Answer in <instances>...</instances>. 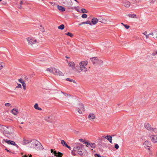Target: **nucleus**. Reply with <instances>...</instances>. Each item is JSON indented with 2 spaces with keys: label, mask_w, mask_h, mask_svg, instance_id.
<instances>
[{
  "label": "nucleus",
  "mask_w": 157,
  "mask_h": 157,
  "mask_svg": "<svg viewBox=\"0 0 157 157\" xmlns=\"http://www.w3.org/2000/svg\"><path fill=\"white\" fill-rule=\"evenodd\" d=\"M88 62L87 61H82L78 64V70L79 72L86 73L88 70L87 65Z\"/></svg>",
  "instance_id": "f257e3e1"
},
{
  "label": "nucleus",
  "mask_w": 157,
  "mask_h": 157,
  "mask_svg": "<svg viewBox=\"0 0 157 157\" xmlns=\"http://www.w3.org/2000/svg\"><path fill=\"white\" fill-rule=\"evenodd\" d=\"M1 128L3 129L4 134L7 137H9V135L12 134L14 132L13 129L12 127H6L2 126Z\"/></svg>",
  "instance_id": "f03ea898"
},
{
  "label": "nucleus",
  "mask_w": 157,
  "mask_h": 157,
  "mask_svg": "<svg viewBox=\"0 0 157 157\" xmlns=\"http://www.w3.org/2000/svg\"><path fill=\"white\" fill-rule=\"evenodd\" d=\"M29 145L30 147L36 149L41 145V144L37 140L34 139L30 141Z\"/></svg>",
  "instance_id": "7ed1b4c3"
},
{
  "label": "nucleus",
  "mask_w": 157,
  "mask_h": 157,
  "mask_svg": "<svg viewBox=\"0 0 157 157\" xmlns=\"http://www.w3.org/2000/svg\"><path fill=\"white\" fill-rule=\"evenodd\" d=\"M26 40L29 45H32L37 43V40L33 37H28Z\"/></svg>",
  "instance_id": "20e7f679"
},
{
  "label": "nucleus",
  "mask_w": 157,
  "mask_h": 157,
  "mask_svg": "<svg viewBox=\"0 0 157 157\" xmlns=\"http://www.w3.org/2000/svg\"><path fill=\"white\" fill-rule=\"evenodd\" d=\"M78 106L77 110L78 112L80 114L82 113L84 111V107L83 104L82 103H79Z\"/></svg>",
  "instance_id": "39448f33"
},
{
  "label": "nucleus",
  "mask_w": 157,
  "mask_h": 157,
  "mask_svg": "<svg viewBox=\"0 0 157 157\" xmlns=\"http://www.w3.org/2000/svg\"><path fill=\"white\" fill-rule=\"evenodd\" d=\"M121 3L122 6L126 8L129 7L131 5V2L127 0H122Z\"/></svg>",
  "instance_id": "423d86ee"
},
{
  "label": "nucleus",
  "mask_w": 157,
  "mask_h": 157,
  "mask_svg": "<svg viewBox=\"0 0 157 157\" xmlns=\"http://www.w3.org/2000/svg\"><path fill=\"white\" fill-rule=\"evenodd\" d=\"M143 145L144 147L147 149H149L151 146V142L148 141H146L144 142Z\"/></svg>",
  "instance_id": "0eeeda50"
},
{
  "label": "nucleus",
  "mask_w": 157,
  "mask_h": 157,
  "mask_svg": "<svg viewBox=\"0 0 157 157\" xmlns=\"http://www.w3.org/2000/svg\"><path fill=\"white\" fill-rule=\"evenodd\" d=\"M151 141L154 143H157V135H151L150 136Z\"/></svg>",
  "instance_id": "6e6552de"
},
{
  "label": "nucleus",
  "mask_w": 157,
  "mask_h": 157,
  "mask_svg": "<svg viewBox=\"0 0 157 157\" xmlns=\"http://www.w3.org/2000/svg\"><path fill=\"white\" fill-rule=\"evenodd\" d=\"M54 74L55 75H58L59 76H63L64 75L63 73L59 69L56 68Z\"/></svg>",
  "instance_id": "1a4fd4ad"
},
{
  "label": "nucleus",
  "mask_w": 157,
  "mask_h": 157,
  "mask_svg": "<svg viewBox=\"0 0 157 157\" xmlns=\"http://www.w3.org/2000/svg\"><path fill=\"white\" fill-rule=\"evenodd\" d=\"M3 141L9 144H11L13 145H15L17 147V145L15 144V143L12 141L10 140H8L7 139H3Z\"/></svg>",
  "instance_id": "9d476101"
},
{
  "label": "nucleus",
  "mask_w": 157,
  "mask_h": 157,
  "mask_svg": "<svg viewBox=\"0 0 157 157\" xmlns=\"http://www.w3.org/2000/svg\"><path fill=\"white\" fill-rule=\"evenodd\" d=\"M95 117V115L93 113H90L88 116L89 120L92 121H94Z\"/></svg>",
  "instance_id": "9b49d317"
},
{
  "label": "nucleus",
  "mask_w": 157,
  "mask_h": 157,
  "mask_svg": "<svg viewBox=\"0 0 157 157\" xmlns=\"http://www.w3.org/2000/svg\"><path fill=\"white\" fill-rule=\"evenodd\" d=\"M144 126L147 130L151 131L152 128L150 124L148 123H145L144 124Z\"/></svg>",
  "instance_id": "f8f14e48"
},
{
  "label": "nucleus",
  "mask_w": 157,
  "mask_h": 157,
  "mask_svg": "<svg viewBox=\"0 0 157 157\" xmlns=\"http://www.w3.org/2000/svg\"><path fill=\"white\" fill-rule=\"evenodd\" d=\"M108 21H109V20L102 18H99V21L103 24H107Z\"/></svg>",
  "instance_id": "ddd939ff"
},
{
  "label": "nucleus",
  "mask_w": 157,
  "mask_h": 157,
  "mask_svg": "<svg viewBox=\"0 0 157 157\" xmlns=\"http://www.w3.org/2000/svg\"><path fill=\"white\" fill-rule=\"evenodd\" d=\"M61 144L63 146L67 147L70 150L71 149V148L68 146V145L67 144V143L64 140H61Z\"/></svg>",
  "instance_id": "4468645a"
},
{
  "label": "nucleus",
  "mask_w": 157,
  "mask_h": 157,
  "mask_svg": "<svg viewBox=\"0 0 157 157\" xmlns=\"http://www.w3.org/2000/svg\"><path fill=\"white\" fill-rule=\"evenodd\" d=\"M99 21V19H98L94 17L92 18L91 21V24L92 25H95Z\"/></svg>",
  "instance_id": "2eb2a0df"
},
{
  "label": "nucleus",
  "mask_w": 157,
  "mask_h": 157,
  "mask_svg": "<svg viewBox=\"0 0 157 157\" xmlns=\"http://www.w3.org/2000/svg\"><path fill=\"white\" fill-rule=\"evenodd\" d=\"M56 68L54 67H50L46 69V71L54 74Z\"/></svg>",
  "instance_id": "dca6fc26"
},
{
  "label": "nucleus",
  "mask_w": 157,
  "mask_h": 157,
  "mask_svg": "<svg viewBox=\"0 0 157 157\" xmlns=\"http://www.w3.org/2000/svg\"><path fill=\"white\" fill-rule=\"evenodd\" d=\"M11 113L13 115H17L18 114V112L17 109L14 108L11 110Z\"/></svg>",
  "instance_id": "f3484780"
},
{
  "label": "nucleus",
  "mask_w": 157,
  "mask_h": 157,
  "mask_svg": "<svg viewBox=\"0 0 157 157\" xmlns=\"http://www.w3.org/2000/svg\"><path fill=\"white\" fill-rule=\"evenodd\" d=\"M151 35L153 36V37L154 38H157V31L155 30L153 32L150 33Z\"/></svg>",
  "instance_id": "a211bd4d"
},
{
  "label": "nucleus",
  "mask_w": 157,
  "mask_h": 157,
  "mask_svg": "<svg viewBox=\"0 0 157 157\" xmlns=\"http://www.w3.org/2000/svg\"><path fill=\"white\" fill-rule=\"evenodd\" d=\"M82 147L80 146H78L77 147H75L73 148V150L75 151L78 152L80 150H82Z\"/></svg>",
  "instance_id": "6ab92c4d"
},
{
  "label": "nucleus",
  "mask_w": 157,
  "mask_h": 157,
  "mask_svg": "<svg viewBox=\"0 0 157 157\" xmlns=\"http://www.w3.org/2000/svg\"><path fill=\"white\" fill-rule=\"evenodd\" d=\"M69 66L71 67L73 70L75 69V64L73 62H70L68 63Z\"/></svg>",
  "instance_id": "aec40b11"
},
{
  "label": "nucleus",
  "mask_w": 157,
  "mask_h": 157,
  "mask_svg": "<svg viewBox=\"0 0 157 157\" xmlns=\"http://www.w3.org/2000/svg\"><path fill=\"white\" fill-rule=\"evenodd\" d=\"M105 138L107 139L111 143H112V137L111 136L107 135L105 137Z\"/></svg>",
  "instance_id": "412c9836"
},
{
  "label": "nucleus",
  "mask_w": 157,
  "mask_h": 157,
  "mask_svg": "<svg viewBox=\"0 0 157 157\" xmlns=\"http://www.w3.org/2000/svg\"><path fill=\"white\" fill-rule=\"evenodd\" d=\"M58 9L61 11H64L65 10V8L63 6L58 5L57 6Z\"/></svg>",
  "instance_id": "4be33fe9"
},
{
  "label": "nucleus",
  "mask_w": 157,
  "mask_h": 157,
  "mask_svg": "<svg viewBox=\"0 0 157 157\" xmlns=\"http://www.w3.org/2000/svg\"><path fill=\"white\" fill-rule=\"evenodd\" d=\"M129 17L132 18H136V15L134 14H129L127 15Z\"/></svg>",
  "instance_id": "5701e85b"
},
{
  "label": "nucleus",
  "mask_w": 157,
  "mask_h": 157,
  "mask_svg": "<svg viewBox=\"0 0 157 157\" xmlns=\"http://www.w3.org/2000/svg\"><path fill=\"white\" fill-rule=\"evenodd\" d=\"M34 107L36 109H37V110H42V109L41 108H40L38 107V104H37V103H36L35 104V105L34 106Z\"/></svg>",
  "instance_id": "b1692460"
},
{
  "label": "nucleus",
  "mask_w": 157,
  "mask_h": 157,
  "mask_svg": "<svg viewBox=\"0 0 157 157\" xmlns=\"http://www.w3.org/2000/svg\"><path fill=\"white\" fill-rule=\"evenodd\" d=\"M18 81L20 83L22 84V86H23V85L26 84L24 80L22 78L19 79H18Z\"/></svg>",
  "instance_id": "393cba45"
},
{
  "label": "nucleus",
  "mask_w": 157,
  "mask_h": 157,
  "mask_svg": "<svg viewBox=\"0 0 157 157\" xmlns=\"http://www.w3.org/2000/svg\"><path fill=\"white\" fill-rule=\"evenodd\" d=\"M18 81L20 83L22 84V86H23V85L26 84L24 80L22 78L19 79H18Z\"/></svg>",
  "instance_id": "a878e982"
},
{
  "label": "nucleus",
  "mask_w": 157,
  "mask_h": 157,
  "mask_svg": "<svg viewBox=\"0 0 157 157\" xmlns=\"http://www.w3.org/2000/svg\"><path fill=\"white\" fill-rule=\"evenodd\" d=\"M103 45L107 48H109L110 46V43L108 42H105Z\"/></svg>",
  "instance_id": "bb28decb"
},
{
  "label": "nucleus",
  "mask_w": 157,
  "mask_h": 157,
  "mask_svg": "<svg viewBox=\"0 0 157 157\" xmlns=\"http://www.w3.org/2000/svg\"><path fill=\"white\" fill-rule=\"evenodd\" d=\"M142 34L144 35L145 36L146 38V39H148L149 38V36L150 35H151V34H150V33L147 34V32L146 31H145V32L143 33Z\"/></svg>",
  "instance_id": "cd10ccee"
},
{
  "label": "nucleus",
  "mask_w": 157,
  "mask_h": 157,
  "mask_svg": "<svg viewBox=\"0 0 157 157\" xmlns=\"http://www.w3.org/2000/svg\"><path fill=\"white\" fill-rule=\"evenodd\" d=\"M82 24H89L90 25H92V24L90 21H87L86 22H82Z\"/></svg>",
  "instance_id": "c85d7f7f"
},
{
  "label": "nucleus",
  "mask_w": 157,
  "mask_h": 157,
  "mask_svg": "<svg viewBox=\"0 0 157 157\" xmlns=\"http://www.w3.org/2000/svg\"><path fill=\"white\" fill-rule=\"evenodd\" d=\"M64 28V25L63 24H62L58 27V28L59 29L61 30L63 29Z\"/></svg>",
  "instance_id": "c756f323"
},
{
  "label": "nucleus",
  "mask_w": 157,
  "mask_h": 157,
  "mask_svg": "<svg viewBox=\"0 0 157 157\" xmlns=\"http://www.w3.org/2000/svg\"><path fill=\"white\" fill-rule=\"evenodd\" d=\"M63 154L61 152H58L56 156L57 157H61L63 156Z\"/></svg>",
  "instance_id": "7c9ffc66"
},
{
  "label": "nucleus",
  "mask_w": 157,
  "mask_h": 157,
  "mask_svg": "<svg viewBox=\"0 0 157 157\" xmlns=\"http://www.w3.org/2000/svg\"><path fill=\"white\" fill-rule=\"evenodd\" d=\"M91 60L93 61H95L94 62H93V63H94L97 62V57L92 58L91 59Z\"/></svg>",
  "instance_id": "2f4dec72"
},
{
  "label": "nucleus",
  "mask_w": 157,
  "mask_h": 157,
  "mask_svg": "<svg viewBox=\"0 0 157 157\" xmlns=\"http://www.w3.org/2000/svg\"><path fill=\"white\" fill-rule=\"evenodd\" d=\"M66 80L68 81L71 82H72L74 83H76V82L75 80L72 79H71L70 78H67L66 79Z\"/></svg>",
  "instance_id": "473e14b6"
},
{
  "label": "nucleus",
  "mask_w": 157,
  "mask_h": 157,
  "mask_svg": "<svg viewBox=\"0 0 157 157\" xmlns=\"http://www.w3.org/2000/svg\"><path fill=\"white\" fill-rule=\"evenodd\" d=\"M65 34L67 35L70 36L71 37H72L73 36V35L72 33L70 32L66 33Z\"/></svg>",
  "instance_id": "72a5a7b5"
},
{
  "label": "nucleus",
  "mask_w": 157,
  "mask_h": 157,
  "mask_svg": "<svg viewBox=\"0 0 157 157\" xmlns=\"http://www.w3.org/2000/svg\"><path fill=\"white\" fill-rule=\"evenodd\" d=\"M23 143L24 144H26L29 143H30V141L29 142L28 140L25 139H24L23 141Z\"/></svg>",
  "instance_id": "f704fd0d"
},
{
  "label": "nucleus",
  "mask_w": 157,
  "mask_h": 157,
  "mask_svg": "<svg viewBox=\"0 0 157 157\" xmlns=\"http://www.w3.org/2000/svg\"><path fill=\"white\" fill-rule=\"evenodd\" d=\"M4 66V64L2 62H0V70H1L3 68V66Z\"/></svg>",
  "instance_id": "c9c22d12"
},
{
  "label": "nucleus",
  "mask_w": 157,
  "mask_h": 157,
  "mask_svg": "<svg viewBox=\"0 0 157 157\" xmlns=\"http://www.w3.org/2000/svg\"><path fill=\"white\" fill-rule=\"evenodd\" d=\"M151 132H153L155 133H157V128H152Z\"/></svg>",
  "instance_id": "e433bc0d"
},
{
  "label": "nucleus",
  "mask_w": 157,
  "mask_h": 157,
  "mask_svg": "<svg viewBox=\"0 0 157 157\" xmlns=\"http://www.w3.org/2000/svg\"><path fill=\"white\" fill-rule=\"evenodd\" d=\"M87 17V16L86 14L83 13L82 14V17L83 18H86Z\"/></svg>",
  "instance_id": "4c0bfd02"
},
{
  "label": "nucleus",
  "mask_w": 157,
  "mask_h": 157,
  "mask_svg": "<svg viewBox=\"0 0 157 157\" xmlns=\"http://www.w3.org/2000/svg\"><path fill=\"white\" fill-rule=\"evenodd\" d=\"M5 105L6 107H12V106L9 103H5Z\"/></svg>",
  "instance_id": "58836bf2"
},
{
  "label": "nucleus",
  "mask_w": 157,
  "mask_h": 157,
  "mask_svg": "<svg viewBox=\"0 0 157 157\" xmlns=\"http://www.w3.org/2000/svg\"><path fill=\"white\" fill-rule=\"evenodd\" d=\"M90 146L92 148L95 147V144L94 143H90Z\"/></svg>",
  "instance_id": "ea45409f"
},
{
  "label": "nucleus",
  "mask_w": 157,
  "mask_h": 157,
  "mask_svg": "<svg viewBox=\"0 0 157 157\" xmlns=\"http://www.w3.org/2000/svg\"><path fill=\"white\" fill-rule=\"evenodd\" d=\"M62 93H63V94L66 97H71V95H69V94H67L64 93L63 92H62Z\"/></svg>",
  "instance_id": "a19ab883"
},
{
  "label": "nucleus",
  "mask_w": 157,
  "mask_h": 157,
  "mask_svg": "<svg viewBox=\"0 0 157 157\" xmlns=\"http://www.w3.org/2000/svg\"><path fill=\"white\" fill-rule=\"evenodd\" d=\"M16 88H22L21 85L20 84L17 83V86H16Z\"/></svg>",
  "instance_id": "79ce46f5"
},
{
  "label": "nucleus",
  "mask_w": 157,
  "mask_h": 157,
  "mask_svg": "<svg viewBox=\"0 0 157 157\" xmlns=\"http://www.w3.org/2000/svg\"><path fill=\"white\" fill-rule=\"evenodd\" d=\"M78 154L82 155H83V153L82 152V150H80L78 152H77Z\"/></svg>",
  "instance_id": "37998d69"
},
{
  "label": "nucleus",
  "mask_w": 157,
  "mask_h": 157,
  "mask_svg": "<svg viewBox=\"0 0 157 157\" xmlns=\"http://www.w3.org/2000/svg\"><path fill=\"white\" fill-rule=\"evenodd\" d=\"M94 156L95 157H103L101 156L99 154H95Z\"/></svg>",
  "instance_id": "c03bdc74"
},
{
  "label": "nucleus",
  "mask_w": 157,
  "mask_h": 157,
  "mask_svg": "<svg viewBox=\"0 0 157 157\" xmlns=\"http://www.w3.org/2000/svg\"><path fill=\"white\" fill-rule=\"evenodd\" d=\"M81 11L83 13H87V12L86 11V10L84 9H82Z\"/></svg>",
  "instance_id": "a18cd8bd"
},
{
  "label": "nucleus",
  "mask_w": 157,
  "mask_h": 157,
  "mask_svg": "<svg viewBox=\"0 0 157 157\" xmlns=\"http://www.w3.org/2000/svg\"><path fill=\"white\" fill-rule=\"evenodd\" d=\"M124 26L125 27V28L126 29H128L129 28V27H130V26L129 25H124Z\"/></svg>",
  "instance_id": "49530a36"
},
{
  "label": "nucleus",
  "mask_w": 157,
  "mask_h": 157,
  "mask_svg": "<svg viewBox=\"0 0 157 157\" xmlns=\"http://www.w3.org/2000/svg\"><path fill=\"white\" fill-rule=\"evenodd\" d=\"M23 4V2L22 1H21L20 2V5L18 7V8H21V5Z\"/></svg>",
  "instance_id": "de8ad7c7"
},
{
  "label": "nucleus",
  "mask_w": 157,
  "mask_h": 157,
  "mask_svg": "<svg viewBox=\"0 0 157 157\" xmlns=\"http://www.w3.org/2000/svg\"><path fill=\"white\" fill-rule=\"evenodd\" d=\"M114 147H115V148L116 149H118L119 148V145L118 144H116L115 145V146H114Z\"/></svg>",
  "instance_id": "09e8293b"
},
{
  "label": "nucleus",
  "mask_w": 157,
  "mask_h": 157,
  "mask_svg": "<svg viewBox=\"0 0 157 157\" xmlns=\"http://www.w3.org/2000/svg\"><path fill=\"white\" fill-rule=\"evenodd\" d=\"M71 153L73 155L75 156L76 155V154L75 153V151H74L73 150L72 151Z\"/></svg>",
  "instance_id": "8fccbe9b"
},
{
  "label": "nucleus",
  "mask_w": 157,
  "mask_h": 157,
  "mask_svg": "<svg viewBox=\"0 0 157 157\" xmlns=\"http://www.w3.org/2000/svg\"><path fill=\"white\" fill-rule=\"evenodd\" d=\"M26 84L24 85H23V86H22L23 87V89L24 90H26Z\"/></svg>",
  "instance_id": "3c124183"
},
{
  "label": "nucleus",
  "mask_w": 157,
  "mask_h": 157,
  "mask_svg": "<svg viewBox=\"0 0 157 157\" xmlns=\"http://www.w3.org/2000/svg\"><path fill=\"white\" fill-rule=\"evenodd\" d=\"M131 1H132V4H135L136 3H137L136 2L135 0H130Z\"/></svg>",
  "instance_id": "603ef678"
},
{
  "label": "nucleus",
  "mask_w": 157,
  "mask_h": 157,
  "mask_svg": "<svg viewBox=\"0 0 157 157\" xmlns=\"http://www.w3.org/2000/svg\"><path fill=\"white\" fill-rule=\"evenodd\" d=\"M157 54V52L156 51H155V52H154L153 53H152V55L153 56H155V55H156Z\"/></svg>",
  "instance_id": "864d4df0"
},
{
  "label": "nucleus",
  "mask_w": 157,
  "mask_h": 157,
  "mask_svg": "<svg viewBox=\"0 0 157 157\" xmlns=\"http://www.w3.org/2000/svg\"><path fill=\"white\" fill-rule=\"evenodd\" d=\"M53 154L55 155V156H56L57 154V152L56 151H54L53 152Z\"/></svg>",
  "instance_id": "5fc2aeb1"
},
{
  "label": "nucleus",
  "mask_w": 157,
  "mask_h": 157,
  "mask_svg": "<svg viewBox=\"0 0 157 157\" xmlns=\"http://www.w3.org/2000/svg\"><path fill=\"white\" fill-rule=\"evenodd\" d=\"M85 144H86L88 146H90V143H88V142H85Z\"/></svg>",
  "instance_id": "6e6d98bb"
},
{
  "label": "nucleus",
  "mask_w": 157,
  "mask_h": 157,
  "mask_svg": "<svg viewBox=\"0 0 157 157\" xmlns=\"http://www.w3.org/2000/svg\"><path fill=\"white\" fill-rule=\"evenodd\" d=\"M79 140L81 142H84V140L83 139H79Z\"/></svg>",
  "instance_id": "4d7b16f0"
},
{
  "label": "nucleus",
  "mask_w": 157,
  "mask_h": 157,
  "mask_svg": "<svg viewBox=\"0 0 157 157\" xmlns=\"http://www.w3.org/2000/svg\"><path fill=\"white\" fill-rule=\"evenodd\" d=\"M141 0H135L136 2L137 3L139 2Z\"/></svg>",
  "instance_id": "13d9d810"
},
{
  "label": "nucleus",
  "mask_w": 157,
  "mask_h": 157,
  "mask_svg": "<svg viewBox=\"0 0 157 157\" xmlns=\"http://www.w3.org/2000/svg\"><path fill=\"white\" fill-rule=\"evenodd\" d=\"M23 157H28V155H25L23 156Z\"/></svg>",
  "instance_id": "bf43d9fd"
},
{
  "label": "nucleus",
  "mask_w": 157,
  "mask_h": 157,
  "mask_svg": "<svg viewBox=\"0 0 157 157\" xmlns=\"http://www.w3.org/2000/svg\"><path fill=\"white\" fill-rule=\"evenodd\" d=\"M51 151L52 153L53 152V149L51 150Z\"/></svg>",
  "instance_id": "052dcab7"
},
{
  "label": "nucleus",
  "mask_w": 157,
  "mask_h": 157,
  "mask_svg": "<svg viewBox=\"0 0 157 157\" xmlns=\"http://www.w3.org/2000/svg\"><path fill=\"white\" fill-rule=\"evenodd\" d=\"M6 150L7 151V152H10V151L8 150L7 149H6Z\"/></svg>",
  "instance_id": "680f3d73"
},
{
  "label": "nucleus",
  "mask_w": 157,
  "mask_h": 157,
  "mask_svg": "<svg viewBox=\"0 0 157 157\" xmlns=\"http://www.w3.org/2000/svg\"><path fill=\"white\" fill-rule=\"evenodd\" d=\"M121 24L122 25H123L124 26V25H125V24H124V23H121Z\"/></svg>",
  "instance_id": "e2e57ef3"
},
{
  "label": "nucleus",
  "mask_w": 157,
  "mask_h": 157,
  "mask_svg": "<svg viewBox=\"0 0 157 157\" xmlns=\"http://www.w3.org/2000/svg\"><path fill=\"white\" fill-rule=\"evenodd\" d=\"M82 24H82V23H81L79 24H78V25H79V26H80V25H82Z\"/></svg>",
  "instance_id": "0e129e2a"
},
{
  "label": "nucleus",
  "mask_w": 157,
  "mask_h": 157,
  "mask_svg": "<svg viewBox=\"0 0 157 157\" xmlns=\"http://www.w3.org/2000/svg\"><path fill=\"white\" fill-rule=\"evenodd\" d=\"M66 58L67 59H69V58L67 56H66Z\"/></svg>",
  "instance_id": "69168bd1"
},
{
  "label": "nucleus",
  "mask_w": 157,
  "mask_h": 157,
  "mask_svg": "<svg viewBox=\"0 0 157 157\" xmlns=\"http://www.w3.org/2000/svg\"><path fill=\"white\" fill-rule=\"evenodd\" d=\"M29 157H32V155H30L29 156Z\"/></svg>",
  "instance_id": "338daca9"
},
{
  "label": "nucleus",
  "mask_w": 157,
  "mask_h": 157,
  "mask_svg": "<svg viewBox=\"0 0 157 157\" xmlns=\"http://www.w3.org/2000/svg\"><path fill=\"white\" fill-rule=\"evenodd\" d=\"M71 1V5H72V2Z\"/></svg>",
  "instance_id": "774afa93"
}]
</instances>
